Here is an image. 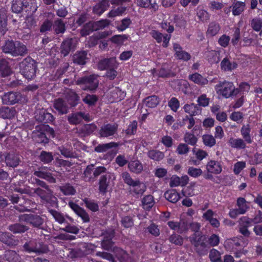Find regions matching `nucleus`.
Returning <instances> with one entry per match:
<instances>
[{
  "label": "nucleus",
  "mask_w": 262,
  "mask_h": 262,
  "mask_svg": "<svg viewBox=\"0 0 262 262\" xmlns=\"http://www.w3.org/2000/svg\"><path fill=\"white\" fill-rule=\"evenodd\" d=\"M183 108L184 111L189 114L190 117H193L200 114L201 113V109L197 104L194 103L185 104Z\"/></svg>",
  "instance_id": "nucleus-28"
},
{
  "label": "nucleus",
  "mask_w": 262,
  "mask_h": 262,
  "mask_svg": "<svg viewBox=\"0 0 262 262\" xmlns=\"http://www.w3.org/2000/svg\"><path fill=\"white\" fill-rule=\"evenodd\" d=\"M21 98L20 93L9 92L5 93L2 96L3 102L7 105L14 104L17 103Z\"/></svg>",
  "instance_id": "nucleus-13"
},
{
  "label": "nucleus",
  "mask_w": 262,
  "mask_h": 262,
  "mask_svg": "<svg viewBox=\"0 0 262 262\" xmlns=\"http://www.w3.org/2000/svg\"><path fill=\"white\" fill-rule=\"evenodd\" d=\"M251 223L250 218L246 216L242 217L239 221L238 231L245 238L249 237L251 234L248 229Z\"/></svg>",
  "instance_id": "nucleus-14"
},
{
  "label": "nucleus",
  "mask_w": 262,
  "mask_h": 262,
  "mask_svg": "<svg viewBox=\"0 0 262 262\" xmlns=\"http://www.w3.org/2000/svg\"><path fill=\"white\" fill-rule=\"evenodd\" d=\"M150 35L154 39L156 40L157 42L160 43L163 41L162 46L163 47H167L171 37L170 35H168L166 34L163 35L161 33L156 30H152L150 32Z\"/></svg>",
  "instance_id": "nucleus-21"
},
{
  "label": "nucleus",
  "mask_w": 262,
  "mask_h": 262,
  "mask_svg": "<svg viewBox=\"0 0 262 262\" xmlns=\"http://www.w3.org/2000/svg\"><path fill=\"white\" fill-rule=\"evenodd\" d=\"M118 144L115 142L99 144L95 147V150L99 152H105L108 149L118 146Z\"/></svg>",
  "instance_id": "nucleus-55"
},
{
  "label": "nucleus",
  "mask_w": 262,
  "mask_h": 262,
  "mask_svg": "<svg viewBox=\"0 0 262 262\" xmlns=\"http://www.w3.org/2000/svg\"><path fill=\"white\" fill-rule=\"evenodd\" d=\"M188 79L194 83L201 85H206L208 82V80L206 78L203 77L198 73L189 75Z\"/></svg>",
  "instance_id": "nucleus-37"
},
{
  "label": "nucleus",
  "mask_w": 262,
  "mask_h": 262,
  "mask_svg": "<svg viewBox=\"0 0 262 262\" xmlns=\"http://www.w3.org/2000/svg\"><path fill=\"white\" fill-rule=\"evenodd\" d=\"M33 174L38 178L46 180L50 183H55L56 182L54 174L48 171L45 167H39L37 170L34 171Z\"/></svg>",
  "instance_id": "nucleus-12"
},
{
  "label": "nucleus",
  "mask_w": 262,
  "mask_h": 262,
  "mask_svg": "<svg viewBox=\"0 0 262 262\" xmlns=\"http://www.w3.org/2000/svg\"><path fill=\"white\" fill-rule=\"evenodd\" d=\"M98 100V97L94 94H86L82 99L83 102L89 106L95 105Z\"/></svg>",
  "instance_id": "nucleus-49"
},
{
  "label": "nucleus",
  "mask_w": 262,
  "mask_h": 262,
  "mask_svg": "<svg viewBox=\"0 0 262 262\" xmlns=\"http://www.w3.org/2000/svg\"><path fill=\"white\" fill-rule=\"evenodd\" d=\"M110 7V0H102L93 7V12L100 15Z\"/></svg>",
  "instance_id": "nucleus-26"
},
{
  "label": "nucleus",
  "mask_w": 262,
  "mask_h": 262,
  "mask_svg": "<svg viewBox=\"0 0 262 262\" xmlns=\"http://www.w3.org/2000/svg\"><path fill=\"white\" fill-rule=\"evenodd\" d=\"M36 120L38 121L43 123H49L52 122L54 120L53 116L49 113L46 112V111H42L40 112L39 115L36 116Z\"/></svg>",
  "instance_id": "nucleus-40"
},
{
  "label": "nucleus",
  "mask_w": 262,
  "mask_h": 262,
  "mask_svg": "<svg viewBox=\"0 0 262 262\" xmlns=\"http://www.w3.org/2000/svg\"><path fill=\"white\" fill-rule=\"evenodd\" d=\"M37 7L36 0H13L11 9L16 13L25 10L32 14L36 12Z\"/></svg>",
  "instance_id": "nucleus-4"
},
{
  "label": "nucleus",
  "mask_w": 262,
  "mask_h": 262,
  "mask_svg": "<svg viewBox=\"0 0 262 262\" xmlns=\"http://www.w3.org/2000/svg\"><path fill=\"white\" fill-rule=\"evenodd\" d=\"M221 67L224 71H231L237 68V64L236 62L231 61L229 58L226 57L221 61Z\"/></svg>",
  "instance_id": "nucleus-35"
},
{
  "label": "nucleus",
  "mask_w": 262,
  "mask_h": 262,
  "mask_svg": "<svg viewBox=\"0 0 262 262\" xmlns=\"http://www.w3.org/2000/svg\"><path fill=\"white\" fill-rule=\"evenodd\" d=\"M96 128L97 126L95 124L93 123L87 124L81 127L80 131L85 136H88L93 133Z\"/></svg>",
  "instance_id": "nucleus-58"
},
{
  "label": "nucleus",
  "mask_w": 262,
  "mask_h": 262,
  "mask_svg": "<svg viewBox=\"0 0 262 262\" xmlns=\"http://www.w3.org/2000/svg\"><path fill=\"white\" fill-rule=\"evenodd\" d=\"M12 190L21 194H27L30 196H34L36 194L42 202L49 204L51 206L57 205V199L54 195L53 191L50 188H41L37 187L35 188H30L29 187L25 188H20L17 187L15 184H12L11 185Z\"/></svg>",
  "instance_id": "nucleus-1"
},
{
  "label": "nucleus",
  "mask_w": 262,
  "mask_h": 262,
  "mask_svg": "<svg viewBox=\"0 0 262 262\" xmlns=\"http://www.w3.org/2000/svg\"><path fill=\"white\" fill-rule=\"evenodd\" d=\"M68 204L70 208L77 215L82 219L84 222H89L90 221L89 215L84 209L73 202H69Z\"/></svg>",
  "instance_id": "nucleus-17"
},
{
  "label": "nucleus",
  "mask_w": 262,
  "mask_h": 262,
  "mask_svg": "<svg viewBox=\"0 0 262 262\" xmlns=\"http://www.w3.org/2000/svg\"><path fill=\"white\" fill-rule=\"evenodd\" d=\"M12 74V70L9 62L4 58H0V76L8 77Z\"/></svg>",
  "instance_id": "nucleus-23"
},
{
  "label": "nucleus",
  "mask_w": 262,
  "mask_h": 262,
  "mask_svg": "<svg viewBox=\"0 0 262 262\" xmlns=\"http://www.w3.org/2000/svg\"><path fill=\"white\" fill-rule=\"evenodd\" d=\"M20 222H25L29 224L33 227L41 228L44 223V219L40 215L32 214H24L19 216Z\"/></svg>",
  "instance_id": "nucleus-9"
},
{
  "label": "nucleus",
  "mask_w": 262,
  "mask_h": 262,
  "mask_svg": "<svg viewBox=\"0 0 262 262\" xmlns=\"http://www.w3.org/2000/svg\"><path fill=\"white\" fill-rule=\"evenodd\" d=\"M87 52L85 51L77 52L73 56V62L79 65H84L86 63Z\"/></svg>",
  "instance_id": "nucleus-34"
},
{
  "label": "nucleus",
  "mask_w": 262,
  "mask_h": 262,
  "mask_svg": "<svg viewBox=\"0 0 262 262\" xmlns=\"http://www.w3.org/2000/svg\"><path fill=\"white\" fill-rule=\"evenodd\" d=\"M98 77L96 74L84 76L79 78L76 83L84 91L94 92L99 85Z\"/></svg>",
  "instance_id": "nucleus-5"
},
{
  "label": "nucleus",
  "mask_w": 262,
  "mask_h": 262,
  "mask_svg": "<svg viewBox=\"0 0 262 262\" xmlns=\"http://www.w3.org/2000/svg\"><path fill=\"white\" fill-rule=\"evenodd\" d=\"M228 143L230 146L234 148L244 149L246 147V142L241 138L231 137L229 139Z\"/></svg>",
  "instance_id": "nucleus-30"
},
{
  "label": "nucleus",
  "mask_w": 262,
  "mask_h": 262,
  "mask_svg": "<svg viewBox=\"0 0 262 262\" xmlns=\"http://www.w3.org/2000/svg\"><path fill=\"white\" fill-rule=\"evenodd\" d=\"M93 165H90L86 167L83 172V179L85 182H94L95 178L93 175Z\"/></svg>",
  "instance_id": "nucleus-44"
},
{
  "label": "nucleus",
  "mask_w": 262,
  "mask_h": 262,
  "mask_svg": "<svg viewBox=\"0 0 262 262\" xmlns=\"http://www.w3.org/2000/svg\"><path fill=\"white\" fill-rule=\"evenodd\" d=\"M0 242L8 246H15L18 244V241L9 232L0 231Z\"/></svg>",
  "instance_id": "nucleus-20"
},
{
  "label": "nucleus",
  "mask_w": 262,
  "mask_h": 262,
  "mask_svg": "<svg viewBox=\"0 0 262 262\" xmlns=\"http://www.w3.org/2000/svg\"><path fill=\"white\" fill-rule=\"evenodd\" d=\"M207 57L210 62L217 63L220 61V53L215 51H209L207 53Z\"/></svg>",
  "instance_id": "nucleus-60"
},
{
  "label": "nucleus",
  "mask_w": 262,
  "mask_h": 262,
  "mask_svg": "<svg viewBox=\"0 0 262 262\" xmlns=\"http://www.w3.org/2000/svg\"><path fill=\"white\" fill-rule=\"evenodd\" d=\"M165 198L169 202L176 203L180 199L179 194L175 189H171L166 191L164 193Z\"/></svg>",
  "instance_id": "nucleus-39"
},
{
  "label": "nucleus",
  "mask_w": 262,
  "mask_h": 262,
  "mask_svg": "<svg viewBox=\"0 0 262 262\" xmlns=\"http://www.w3.org/2000/svg\"><path fill=\"white\" fill-rule=\"evenodd\" d=\"M5 162L7 166L15 167L20 162L19 156L13 152L1 153L0 162Z\"/></svg>",
  "instance_id": "nucleus-11"
},
{
  "label": "nucleus",
  "mask_w": 262,
  "mask_h": 262,
  "mask_svg": "<svg viewBox=\"0 0 262 262\" xmlns=\"http://www.w3.org/2000/svg\"><path fill=\"white\" fill-rule=\"evenodd\" d=\"M147 106L151 108L155 107L159 103V100L157 96L152 95L147 97L144 100Z\"/></svg>",
  "instance_id": "nucleus-54"
},
{
  "label": "nucleus",
  "mask_w": 262,
  "mask_h": 262,
  "mask_svg": "<svg viewBox=\"0 0 262 262\" xmlns=\"http://www.w3.org/2000/svg\"><path fill=\"white\" fill-rule=\"evenodd\" d=\"M195 124V120L193 117L186 116L181 121L179 122L180 126H183L187 125L188 129H191Z\"/></svg>",
  "instance_id": "nucleus-57"
},
{
  "label": "nucleus",
  "mask_w": 262,
  "mask_h": 262,
  "mask_svg": "<svg viewBox=\"0 0 262 262\" xmlns=\"http://www.w3.org/2000/svg\"><path fill=\"white\" fill-rule=\"evenodd\" d=\"M189 241L194 246L195 251L200 255L206 254L208 244L205 242L206 237L201 232L194 233L189 237Z\"/></svg>",
  "instance_id": "nucleus-6"
},
{
  "label": "nucleus",
  "mask_w": 262,
  "mask_h": 262,
  "mask_svg": "<svg viewBox=\"0 0 262 262\" xmlns=\"http://www.w3.org/2000/svg\"><path fill=\"white\" fill-rule=\"evenodd\" d=\"M32 137L36 142L40 143L48 142V138H47L46 134L42 132L34 131L33 132Z\"/></svg>",
  "instance_id": "nucleus-53"
},
{
  "label": "nucleus",
  "mask_w": 262,
  "mask_h": 262,
  "mask_svg": "<svg viewBox=\"0 0 262 262\" xmlns=\"http://www.w3.org/2000/svg\"><path fill=\"white\" fill-rule=\"evenodd\" d=\"M173 49L175 52V57L178 59L188 61L191 58L190 54L185 51L183 50L182 48L179 44L173 43Z\"/></svg>",
  "instance_id": "nucleus-19"
},
{
  "label": "nucleus",
  "mask_w": 262,
  "mask_h": 262,
  "mask_svg": "<svg viewBox=\"0 0 262 262\" xmlns=\"http://www.w3.org/2000/svg\"><path fill=\"white\" fill-rule=\"evenodd\" d=\"M236 205L238 209L242 212L244 214L248 209V206L246 204V201L244 198H239L237 200Z\"/></svg>",
  "instance_id": "nucleus-63"
},
{
  "label": "nucleus",
  "mask_w": 262,
  "mask_h": 262,
  "mask_svg": "<svg viewBox=\"0 0 262 262\" xmlns=\"http://www.w3.org/2000/svg\"><path fill=\"white\" fill-rule=\"evenodd\" d=\"M215 89L217 93L227 98L235 96L239 93L238 89L235 88L232 82L227 81H220L215 86Z\"/></svg>",
  "instance_id": "nucleus-7"
},
{
  "label": "nucleus",
  "mask_w": 262,
  "mask_h": 262,
  "mask_svg": "<svg viewBox=\"0 0 262 262\" xmlns=\"http://www.w3.org/2000/svg\"><path fill=\"white\" fill-rule=\"evenodd\" d=\"M54 107L61 115L67 114L69 108L66 101L61 98H58L54 100Z\"/></svg>",
  "instance_id": "nucleus-22"
},
{
  "label": "nucleus",
  "mask_w": 262,
  "mask_h": 262,
  "mask_svg": "<svg viewBox=\"0 0 262 262\" xmlns=\"http://www.w3.org/2000/svg\"><path fill=\"white\" fill-rule=\"evenodd\" d=\"M24 250L28 252H34L38 254L46 253L47 247L40 243H37L35 240H31L23 245Z\"/></svg>",
  "instance_id": "nucleus-10"
},
{
  "label": "nucleus",
  "mask_w": 262,
  "mask_h": 262,
  "mask_svg": "<svg viewBox=\"0 0 262 262\" xmlns=\"http://www.w3.org/2000/svg\"><path fill=\"white\" fill-rule=\"evenodd\" d=\"M112 96L116 101H120L125 97L126 93L121 91L119 88L115 87L111 92Z\"/></svg>",
  "instance_id": "nucleus-51"
},
{
  "label": "nucleus",
  "mask_w": 262,
  "mask_h": 262,
  "mask_svg": "<svg viewBox=\"0 0 262 262\" xmlns=\"http://www.w3.org/2000/svg\"><path fill=\"white\" fill-rule=\"evenodd\" d=\"M142 203L144 209L149 210L155 204L154 197L151 195H146L143 198Z\"/></svg>",
  "instance_id": "nucleus-47"
},
{
  "label": "nucleus",
  "mask_w": 262,
  "mask_h": 262,
  "mask_svg": "<svg viewBox=\"0 0 262 262\" xmlns=\"http://www.w3.org/2000/svg\"><path fill=\"white\" fill-rule=\"evenodd\" d=\"M67 99L70 106L74 107L78 104L79 97L76 92L70 91L67 95Z\"/></svg>",
  "instance_id": "nucleus-42"
},
{
  "label": "nucleus",
  "mask_w": 262,
  "mask_h": 262,
  "mask_svg": "<svg viewBox=\"0 0 262 262\" xmlns=\"http://www.w3.org/2000/svg\"><path fill=\"white\" fill-rule=\"evenodd\" d=\"M108 178H110L109 174H104L101 177L99 182V189L100 192H106L109 183V181H107Z\"/></svg>",
  "instance_id": "nucleus-43"
},
{
  "label": "nucleus",
  "mask_w": 262,
  "mask_h": 262,
  "mask_svg": "<svg viewBox=\"0 0 262 262\" xmlns=\"http://www.w3.org/2000/svg\"><path fill=\"white\" fill-rule=\"evenodd\" d=\"M137 4L141 7L152 9L155 12L158 9L157 4L155 2L151 3V0H137Z\"/></svg>",
  "instance_id": "nucleus-38"
},
{
  "label": "nucleus",
  "mask_w": 262,
  "mask_h": 262,
  "mask_svg": "<svg viewBox=\"0 0 262 262\" xmlns=\"http://www.w3.org/2000/svg\"><path fill=\"white\" fill-rule=\"evenodd\" d=\"M251 131V129L250 128L249 125H244L241 130V134L242 137L247 143L250 144L252 142V140L250 135V133Z\"/></svg>",
  "instance_id": "nucleus-46"
},
{
  "label": "nucleus",
  "mask_w": 262,
  "mask_h": 262,
  "mask_svg": "<svg viewBox=\"0 0 262 262\" xmlns=\"http://www.w3.org/2000/svg\"><path fill=\"white\" fill-rule=\"evenodd\" d=\"M220 30V26L219 24L215 22H212L209 25L207 34L210 36H213L218 33Z\"/></svg>",
  "instance_id": "nucleus-52"
},
{
  "label": "nucleus",
  "mask_w": 262,
  "mask_h": 262,
  "mask_svg": "<svg viewBox=\"0 0 262 262\" xmlns=\"http://www.w3.org/2000/svg\"><path fill=\"white\" fill-rule=\"evenodd\" d=\"M24 201V204L21 202L18 205L15 206L14 208L20 212L30 211L32 209V207L35 205V203L30 200L27 199Z\"/></svg>",
  "instance_id": "nucleus-33"
},
{
  "label": "nucleus",
  "mask_w": 262,
  "mask_h": 262,
  "mask_svg": "<svg viewBox=\"0 0 262 262\" xmlns=\"http://www.w3.org/2000/svg\"><path fill=\"white\" fill-rule=\"evenodd\" d=\"M53 28V22L52 21L46 19L42 24L40 25L39 31L41 33H46L48 31H50Z\"/></svg>",
  "instance_id": "nucleus-64"
},
{
  "label": "nucleus",
  "mask_w": 262,
  "mask_h": 262,
  "mask_svg": "<svg viewBox=\"0 0 262 262\" xmlns=\"http://www.w3.org/2000/svg\"><path fill=\"white\" fill-rule=\"evenodd\" d=\"M116 250L118 252L117 256L120 262H135L134 258L125 251L118 248H116Z\"/></svg>",
  "instance_id": "nucleus-41"
},
{
  "label": "nucleus",
  "mask_w": 262,
  "mask_h": 262,
  "mask_svg": "<svg viewBox=\"0 0 262 262\" xmlns=\"http://www.w3.org/2000/svg\"><path fill=\"white\" fill-rule=\"evenodd\" d=\"M95 31L96 30L94 21H90L83 26V28L81 30L80 34L81 36H84Z\"/></svg>",
  "instance_id": "nucleus-45"
},
{
  "label": "nucleus",
  "mask_w": 262,
  "mask_h": 262,
  "mask_svg": "<svg viewBox=\"0 0 262 262\" xmlns=\"http://www.w3.org/2000/svg\"><path fill=\"white\" fill-rule=\"evenodd\" d=\"M8 229L14 234L22 233L28 231L29 228L20 223H15L10 225L8 226Z\"/></svg>",
  "instance_id": "nucleus-36"
},
{
  "label": "nucleus",
  "mask_w": 262,
  "mask_h": 262,
  "mask_svg": "<svg viewBox=\"0 0 262 262\" xmlns=\"http://www.w3.org/2000/svg\"><path fill=\"white\" fill-rule=\"evenodd\" d=\"M2 118L4 119H11L14 117L16 114L15 110L13 107H2Z\"/></svg>",
  "instance_id": "nucleus-50"
},
{
  "label": "nucleus",
  "mask_w": 262,
  "mask_h": 262,
  "mask_svg": "<svg viewBox=\"0 0 262 262\" xmlns=\"http://www.w3.org/2000/svg\"><path fill=\"white\" fill-rule=\"evenodd\" d=\"M4 259L8 262H21V258L15 251L6 250L4 254Z\"/></svg>",
  "instance_id": "nucleus-29"
},
{
  "label": "nucleus",
  "mask_w": 262,
  "mask_h": 262,
  "mask_svg": "<svg viewBox=\"0 0 262 262\" xmlns=\"http://www.w3.org/2000/svg\"><path fill=\"white\" fill-rule=\"evenodd\" d=\"M39 160L45 164L49 163L53 160V156L51 152L42 151L39 156Z\"/></svg>",
  "instance_id": "nucleus-59"
},
{
  "label": "nucleus",
  "mask_w": 262,
  "mask_h": 262,
  "mask_svg": "<svg viewBox=\"0 0 262 262\" xmlns=\"http://www.w3.org/2000/svg\"><path fill=\"white\" fill-rule=\"evenodd\" d=\"M66 23L61 18L55 19L54 23H53V28L55 34H63L66 30Z\"/></svg>",
  "instance_id": "nucleus-25"
},
{
  "label": "nucleus",
  "mask_w": 262,
  "mask_h": 262,
  "mask_svg": "<svg viewBox=\"0 0 262 262\" xmlns=\"http://www.w3.org/2000/svg\"><path fill=\"white\" fill-rule=\"evenodd\" d=\"M147 155L149 158L157 161L161 160L164 157L163 152L159 150H150L148 152Z\"/></svg>",
  "instance_id": "nucleus-61"
},
{
  "label": "nucleus",
  "mask_w": 262,
  "mask_h": 262,
  "mask_svg": "<svg viewBox=\"0 0 262 262\" xmlns=\"http://www.w3.org/2000/svg\"><path fill=\"white\" fill-rule=\"evenodd\" d=\"M206 169L208 173L219 174L222 171V167L221 163L216 161L211 160L207 163Z\"/></svg>",
  "instance_id": "nucleus-24"
},
{
  "label": "nucleus",
  "mask_w": 262,
  "mask_h": 262,
  "mask_svg": "<svg viewBox=\"0 0 262 262\" xmlns=\"http://www.w3.org/2000/svg\"><path fill=\"white\" fill-rule=\"evenodd\" d=\"M117 125L107 124L102 125L99 132L100 137L107 138L114 136L117 131Z\"/></svg>",
  "instance_id": "nucleus-16"
},
{
  "label": "nucleus",
  "mask_w": 262,
  "mask_h": 262,
  "mask_svg": "<svg viewBox=\"0 0 262 262\" xmlns=\"http://www.w3.org/2000/svg\"><path fill=\"white\" fill-rule=\"evenodd\" d=\"M49 212L59 224H66L67 222L64 215L61 212L53 209H50Z\"/></svg>",
  "instance_id": "nucleus-48"
},
{
  "label": "nucleus",
  "mask_w": 262,
  "mask_h": 262,
  "mask_svg": "<svg viewBox=\"0 0 262 262\" xmlns=\"http://www.w3.org/2000/svg\"><path fill=\"white\" fill-rule=\"evenodd\" d=\"M75 43L72 38L64 40L60 46V53L64 56H67L71 51L74 50Z\"/></svg>",
  "instance_id": "nucleus-18"
},
{
  "label": "nucleus",
  "mask_w": 262,
  "mask_h": 262,
  "mask_svg": "<svg viewBox=\"0 0 262 262\" xmlns=\"http://www.w3.org/2000/svg\"><path fill=\"white\" fill-rule=\"evenodd\" d=\"M128 168L130 171L135 174H140L143 170L142 163L138 160L130 161L128 163Z\"/></svg>",
  "instance_id": "nucleus-27"
},
{
  "label": "nucleus",
  "mask_w": 262,
  "mask_h": 262,
  "mask_svg": "<svg viewBox=\"0 0 262 262\" xmlns=\"http://www.w3.org/2000/svg\"><path fill=\"white\" fill-rule=\"evenodd\" d=\"M118 63L115 57L104 58L100 60L98 63V68L100 70H108L117 68Z\"/></svg>",
  "instance_id": "nucleus-15"
},
{
  "label": "nucleus",
  "mask_w": 262,
  "mask_h": 262,
  "mask_svg": "<svg viewBox=\"0 0 262 262\" xmlns=\"http://www.w3.org/2000/svg\"><path fill=\"white\" fill-rule=\"evenodd\" d=\"M2 51L6 54H9L13 57L23 56L27 54L26 46L19 41L8 40L2 47Z\"/></svg>",
  "instance_id": "nucleus-3"
},
{
  "label": "nucleus",
  "mask_w": 262,
  "mask_h": 262,
  "mask_svg": "<svg viewBox=\"0 0 262 262\" xmlns=\"http://www.w3.org/2000/svg\"><path fill=\"white\" fill-rule=\"evenodd\" d=\"M59 189L66 195H74L76 193L75 188L69 184L60 186Z\"/></svg>",
  "instance_id": "nucleus-56"
},
{
  "label": "nucleus",
  "mask_w": 262,
  "mask_h": 262,
  "mask_svg": "<svg viewBox=\"0 0 262 262\" xmlns=\"http://www.w3.org/2000/svg\"><path fill=\"white\" fill-rule=\"evenodd\" d=\"M7 11L4 9H0V32L3 35L7 30Z\"/></svg>",
  "instance_id": "nucleus-31"
},
{
  "label": "nucleus",
  "mask_w": 262,
  "mask_h": 262,
  "mask_svg": "<svg viewBox=\"0 0 262 262\" xmlns=\"http://www.w3.org/2000/svg\"><path fill=\"white\" fill-rule=\"evenodd\" d=\"M19 72L28 80L34 79L37 71V62L32 58L27 57L19 63Z\"/></svg>",
  "instance_id": "nucleus-2"
},
{
  "label": "nucleus",
  "mask_w": 262,
  "mask_h": 262,
  "mask_svg": "<svg viewBox=\"0 0 262 262\" xmlns=\"http://www.w3.org/2000/svg\"><path fill=\"white\" fill-rule=\"evenodd\" d=\"M131 186L132 191L136 194L142 195L146 189L145 185L138 179L135 180V182Z\"/></svg>",
  "instance_id": "nucleus-32"
},
{
  "label": "nucleus",
  "mask_w": 262,
  "mask_h": 262,
  "mask_svg": "<svg viewBox=\"0 0 262 262\" xmlns=\"http://www.w3.org/2000/svg\"><path fill=\"white\" fill-rule=\"evenodd\" d=\"M67 120L70 124L76 125L81 123L83 120L90 122L93 120V118L89 113L76 112L69 114L67 116Z\"/></svg>",
  "instance_id": "nucleus-8"
},
{
  "label": "nucleus",
  "mask_w": 262,
  "mask_h": 262,
  "mask_svg": "<svg viewBox=\"0 0 262 262\" xmlns=\"http://www.w3.org/2000/svg\"><path fill=\"white\" fill-rule=\"evenodd\" d=\"M126 10V7H119L116 9H113L108 13V17H114L117 16L122 15Z\"/></svg>",
  "instance_id": "nucleus-62"
}]
</instances>
